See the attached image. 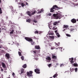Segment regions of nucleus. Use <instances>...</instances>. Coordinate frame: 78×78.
<instances>
[{
    "mask_svg": "<svg viewBox=\"0 0 78 78\" xmlns=\"http://www.w3.org/2000/svg\"><path fill=\"white\" fill-rule=\"evenodd\" d=\"M57 27H56L55 28V27H53V29L54 30H57Z\"/></svg>",
    "mask_w": 78,
    "mask_h": 78,
    "instance_id": "ea45409f",
    "label": "nucleus"
},
{
    "mask_svg": "<svg viewBox=\"0 0 78 78\" xmlns=\"http://www.w3.org/2000/svg\"><path fill=\"white\" fill-rule=\"evenodd\" d=\"M56 35H57V36L59 37H60V35H59V33L58 32H57L56 34Z\"/></svg>",
    "mask_w": 78,
    "mask_h": 78,
    "instance_id": "bb28decb",
    "label": "nucleus"
},
{
    "mask_svg": "<svg viewBox=\"0 0 78 78\" xmlns=\"http://www.w3.org/2000/svg\"><path fill=\"white\" fill-rule=\"evenodd\" d=\"M2 45H0V48H2Z\"/></svg>",
    "mask_w": 78,
    "mask_h": 78,
    "instance_id": "a18cd8bd",
    "label": "nucleus"
},
{
    "mask_svg": "<svg viewBox=\"0 0 78 78\" xmlns=\"http://www.w3.org/2000/svg\"><path fill=\"white\" fill-rule=\"evenodd\" d=\"M68 27H69L68 25H64L63 28H68Z\"/></svg>",
    "mask_w": 78,
    "mask_h": 78,
    "instance_id": "dca6fc26",
    "label": "nucleus"
},
{
    "mask_svg": "<svg viewBox=\"0 0 78 78\" xmlns=\"http://www.w3.org/2000/svg\"><path fill=\"white\" fill-rule=\"evenodd\" d=\"M50 29H51V27H52V25H51V24L50 25H48Z\"/></svg>",
    "mask_w": 78,
    "mask_h": 78,
    "instance_id": "7c9ffc66",
    "label": "nucleus"
},
{
    "mask_svg": "<svg viewBox=\"0 0 78 78\" xmlns=\"http://www.w3.org/2000/svg\"><path fill=\"white\" fill-rule=\"evenodd\" d=\"M74 70V68H70V71L71 72H73V71Z\"/></svg>",
    "mask_w": 78,
    "mask_h": 78,
    "instance_id": "412c9836",
    "label": "nucleus"
},
{
    "mask_svg": "<svg viewBox=\"0 0 78 78\" xmlns=\"http://www.w3.org/2000/svg\"><path fill=\"white\" fill-rule=\"evenodd\" d=\"M24 71V69H23V68H22L20 71H18V73H19V74H20V75H21V76H22V74H23V73Z\"/></svg>",
    "mask_w": 78,
    "mask_h": 78,
    "instance_id": "39448f33",
    "label": "nucleus"
},
{
    "mask_svg": "<svg viewBox=\"0 0 78 78\" xmlns=\"http://www.w3.org/2000/svg\"><path fill=\"white\" fill-rule=\"evenodd\" d=\"M26 4L27 5H28V3L27 2H26Z\"/></svg>",
    "mask_w": 78,
    "mask_h": 78,
    "instance_id": "de8ad7c7",
    "label": "nucleus"
},
{
    "mask_svg": "<svg viewBox=\"0 0 78 78\" xmlns=\"http://www.w3.org/2000/svg\"><path fill=\"white\" fill-rule=\"evenodd\" d=\"M33 25H34V23H33Z\"/></svg>",
    "mask_w": 78,
    "mask_h": 78,
    "instance_id": "338daca9",
    "label": "nucleus"
},
{
    "mask_svg": "<svg viewBox=\"0 0 78 78\" xmlns=\"http://www.w3.org/2000/svg\"><path fill=\"white\" fill-rule=\"evenodd\" d=\"M73 66H78V65L77 63H74L73 64Z\"/></svg>",
    "mask_w": 78,
    "mask_h": 78,
    "instance_id": "393cba45",
    "label": "nucleus"
},
{
    "mask_svg": "<svg viewBox=\"0 0 78 78\" xmlns=\"http://www.w3.org/2000/svg\"><path fill=\"white\" fill-rule=\"evenodd\" d=\"M8 78H10V77H9Z\"/></svg>",
    "mask_w": 78,
    "mask_h": 78,
    "instance_id": "0e129e2a",
    "label": "nucleus"
},
{
    "mask_svg": "<svg viewBox=\"0 0 78 78\" xmlns=\"http://www.w3.org/2000/svg\"><path fill=\"white\" fill-rule=\"evenodd\" d=\"M8 18V16H6V19H7Z\"/></svg>",
    "mask_w": 78,
    "mask_h": 78,
    "instance_id": "09e8293b",
    "label": "nucleus"
},
{
    "mask_svg": "<svg viewBox=\"0 0 78 78\" xmlns=\"http://www.w3.org/2000/svg\"><path fill=\"white\" fill-rule=\"evenodd\" d=\"M52 58L53 59L54 58V59H57V57L55 56V55H54L53 54L52 55Z\"/></svg>",
    "mask_w": 78,
    "mask_h": 78,
    "instance_id": "4468645a",
    "label": "nucleus"
},
{
    "mask_svg": "<svg viewBox=\"0 0 78 78\" xmlns=\"http://www.w3.org/2000/svg\"><path fill=\"white\" fill-rule=\"evenodd\" d=\"M13 7H12V9H13Z\"/></svg>",
    "mask_w": 78,
    "mask_h": 78,
    "instance_id": "e2e57ef3",
    "label": "nucleus"
},
{
    "mask_svg": "<svg viewBox=\"0 0 78 78\" xmlns=\"http://www.w3.org/2000/svg\"><path fill=\"white\" fill-rule=\"evenodd\" d=\"M32 73H33V71H30L29 72H27V76L29 77L33 76Z\"/></svg>",
    "mask_w": 78,
    "mask_h": 78,
    "instance_id": "20e7f679",
    "label": "nucleus"
},
{
    "mask_svg": "<svg viewBox=\"0 0 78 78\" xmlns=\"http://www.w3.org/2000/svg\"><path fill=\"white\" fill-rule=\"evenodd\" d=\"M49 37L52 39H54L55 38L54 36H49Z\"/></svg>",
    "mask_w": 78,
    "mask_h": 78,
    "instance_id": "5701e85b",
    "label": "nucleus"
},
{
    "mask_svg": "<svg viewBox=\"0 0 78 78\" xmlns=\"http://www.w3.org/2000/svg\"><path fill=\"white\" fill-rule=\"evenodd\" d=\"M51 34V33H50V34Z\"/></svg>",
    "mask_w": 78,
    "mask_h": 78,
    "instance_id": "052dcab7",
    "label": "nucleus"
},
{
    "mask_svg": "<svg viewBox=\"0 0 78 78\" xmlns=\"http://www.w3.org/2000/svg\"><path fill=\"white\" fill-rule=\"evenodd\" d=\"M32 52H34V55H36V51H32Z\"/></svg>",
    "mask_w": 78,
    "mask_h": 78,
    "instance_id": "2f4dec72",
    "label": "nucleus"
},
{
    "mask_svg": "<svg viewBox=\"0 0 78 78\" xmlns=\"http://www.w3.org/2000/svg\"><path fill=\"white\" fill-rule=\"evenodd\" d=\"M55 47H54V46L53 47V46H51V50H53V49H55Z\"/></svg>",
    "mask_w": 78,
    "mask_h": 78,
    "instance_id": "c85d7f7f",
    "label": "nucleus"
},
{
    "mask_svg": "<svg viewBox=\"0 0 78 78\" xmlns=\"http://www.w3.org/2000/svg\"><path fill=\"white\" fill-rule=\"evenodd\" d=\"M35 49H40L39 46H35Z\"/></svg>",
    "mask_w": 78,
    "mask_h": 78,
    "instance_id": "f8f14e48",
    "label": "nucleus"
},
{
    "mask_svg": "<svg viewBox=\"0 0 78 78\" xmlns=\"http://www.w3.org/2000/svg\"><path fill=\"white\" fill-rule=\"evenodd\" d=\"M26 13L29 16H31L32 15V13L30 11H28L26 12Z\"/></svg>",
    "mask_w": 78,
    "mask_h": 78,
    "instance_id": "6e6552de",
    "label": "nucleus"
},
{
    "mask_svg": "<svg viewBox=\"0 0 78 78\" xmlns=\"http://www.w3.org/2000/svg\"><path fill=\"white\" fill-rule=\"evenodd\" d=\"M77 70H78V68H75V72H77Z\"/></svg>",
    "mask_w": 78,
    "mask_h": 78,
    "instance_id": "e433bc0d",
    "label": "nucleus"
},
{
    "mask_svg": "<svg viewBox=\"0 0 78 78\" xmlns=\"http://www.w3.org/2000/svg\"><path fill=\"white\" fill-rule=\"evenodd\" d=\"M69 59L70 60H71V63L72 64H73L74 63V62H73V60H74V58H69Z\"/></svg>",
    "mask_w": 78,
    "mask_h": 78,
    "instance_id": "9b49d317",
    "label": "nucleus"
},
{
    "mask_svg": "<svg viewBox=\"0 0 78 78\" xmlns=\"http://www.w3.org/2000/svg\"><path fill=\"white\" fill-rule=\"evenodd\" d=\"M25 39L27 41H28L31 42V44L32 45H33L35 43V42L33 41V39L31 38H29V37H25Z\"/></svg>",
    "mask_w": 78,
    "mask_h": 78,
    "instance_id": "f03ea898",
    "label": "nucleus"
},
{
    "mask_svg": "<svg viewBox=\"0 0 78 78\" xmlns=\"http://www.w3.org/2000/svg\"><path fill=\"white\" fill-rule=\"evenodd\" d=\"M49 46H51V44H49Z\"/></svg>",
    "mask_w": 78,
    "mask_h": 78,
    "instance_id": "603ef678",
    "label": "nucleus"
},
{
    "mask_svg": "<svg viewBox=\"0 0 78 78\" xmlns=\"http://www.w3.org/2000/svg\"><path fill=\"white\" fill-rule=\"evenodd\" d=\"M2 67L3 68H6V65L3 62L2 63Z\"/></svg>",
    "mask_w": 78,
    "mask_h": 78,
    "instance_id": "2eb2a0df",
    "label": "nucleus"
},
{
    "mask_svg": "<svg viewBox=\"0 0 78 78\" xmlns=\"http://www.w3.org/2000/svg\"><path fill=\"white\" fill-rule=\"evenodd\" d=\"M66 36H69V37H70V36H71V35H69V34H66Z\"/></svg>",
    "mask_w": 78,
    "mask_h": 78,
    "instance_id": "79ce46f5",
    "label": "nucleus"
},
{
    "mask_svg": "<svg viewBox=\"0 0 78 78\" xmlns=\"http://www.w3.org/2000/svg\"><path fill=\"white\" fill-rule=\"evenodd\" d=\"M59 9H60V8L58 7V6L56 5H53L52 8H51L50 12H53L56 11L57 10H58Z\"/></svg>",
    "mask_w": 78,
    "mask_h": 78,
    "instance_id": "f257e3e1",
    "label": "nucleus"
},
{
    "mask_svg": "<svg viewBox=\"0 0 78 78\" xmlns=\"http://www.w3.org/2000/svg\"><path fill=\"white\" fill-rule=\"evenodd\" d=\"M59 23V21H57L56 22H55L53 24L54 25H57L58 23Z\"/></svg>",
    "mask_w": 78,
    "mask_h": 78,
    "instance_id": "ddd939ff",
    "label": "nucleus"
},
{
    "mask_svg": "<svg viewBox=\"0 0 78 78\" xmlns=\"http://www.w3.org/2000/svg\"><path fill=\"white\" fill-rule=\"evenodd\" d=\"M75 41H76V40H75Z\"/></svg>",
    "mask_w": 78,
    "mask_h": 78,
    "instance_id": "69168bd1",
    "label": "nucleus"
},
{
    "mask_svg": "<svg viewBox=\"0 0 78 78\" xmlns=\"http://www.w3.org/2000/svg\"><path fill=\"white\" fill-rule=\"evenodd\" d=\"M53 16L55 17V19H60L62 17L61 15L59 13L53 14Z\"/></svg>",
    "mask_w": 78,
    "mask_h": 78,
    "instance_id": "7ed1b4c3",
    "label": "nucleus"
},
{
    "mask_svg": "<svg viewBox=\"0 0 78 78\" xmlns=\"http://www.w3.org/2000/svg\"><path fill=\"white\" fill-rule=\"evenodd\" d=\"M56 45H58V44H57V43H56Z\"/></svg>",
    "mask_w": 78,
    "mask_h": 78,
    "instance_id": "bf43d9fd",
    "label": "nucleus"
},
{
    "mask_svg": "<svg viewBox=\"0 0 78 78\" xmlns=\"http://www.w3.org/2000/svg\"><path fill=\"white\" fill-rule=\"evenodd\" d=\"M58 75V74H57V73H56V74H55V75L53 76V77H54V78H55V77H57Z\"/></svg>",
    "mask_w": 78,
    "mask_h": 78,
    "instance_id": "6ab92c4d",
    "label": "nucleus"
},
{
    "mask_svg": "<svg viewBox=\"0 0 78 78\" xmlns=\"http://www.w3.org/2000/svg\"><path fill=\"white\" fill-rule=\"evenodd\" d=\"M21 58L22 60H24V57L23 56H22L21 57Z\"/></svg>",
    "mask_w": 78,
    "mask_h": 78,
    "instance_id": "cd10ccee",
    "label": "nucleus"
},
{
    "mask_svg": "<svg viewBox=\"0 0 78 78\" xmlns=\"http://www.w3.org/2000/svg\"><path fill=\"white\" fill-rule=\"evenodd\" d=\"M39 32H38V31H37V30H36V31H35V32L34 33H35V34H36V33H38Z\"/></svg>",
    "mask_w": 78,
    "mask_h": 78,
    "instance_id": "a19ab883",
    "label": "nucleus"
},
{
    "mask_svg": "<svg viewBox=\"0 0 78 78\" xmlns=\"http://www.w3.org/2000/svg\"><path fill=\"white\" fill-rule=\"evenodd\" d=\"M2 10L1 8H0V14H2Z\"/></svg>",
    "mask_w": 78,
    "mask_h": 78,
    "instance_id": "473e14b6",
    "label": "nucleus"
},
{
    "mask_svg": "<svg viewBox=\"0 0 78 78\" xmlns=\"http://www.w3.org/2000/svg\"><path fill=\"white\" fill-rule=\"evenodd\" d=\"M27 65L26 64H25L23 66V68H27Z\"/></svg>",
    "mask_w": 78,
    "mask_h": 78,
    "instance_id": "aec40b11",
    "label": "nucleus"
},
{
    "mask_svg": "<svg viewBox=\"0 0 78 78\" xmlns=\"http://www.w3.org/2000/svg\"><path fill=\"white\" fill-rule=\"evenodd\" d=\"M77 21H78V18L77 19Z\"/></svg>",
    "mask_w": 78,
    "mask_h": 78,
    "instance_id": "680f3d73",
    "label": "nucleus"
},
{
    "mask_svg": "<svg viewBox=\"0 0 78 78\" xmlns=\"http://www.w3.org/2000/svg\"><path fill=\"white\" fill-rule=\"evenodd\" d=\"M36 13V11H34V12H33L32 13V15H33V14H35Z\"/></svg>",
    "mask_w": 78,
    "mask_h": 78,
    "instance_id": "c03bdc74",
    "label": "nucleus"
},
{
    "mask_svg": "<svg viewBox=\"0 0 78 78\" xmlns=\"http://www.w3.org/2000/svg\"><path fill=\"white\" fill-rule=\"evenodd\" d=\"M19 50L20 51V52L21 53V52H22V51L21 50H20V49H19Z\"/></svg>",
    "mask_w": 78,
    "mask_h": 78,
    "instance_id": "49530a36",
    "label": "nucleus"
},
{
    "mask_svg": "<svg viewBox=\"0 0 78 78\" xmlns=\"http://www.w3.org/2000/svg\"><path fill=\"white\" fill-rule=\"evenodd\" d=\"M74 27H71L70 28V30L71 31H73V30H74Z\"/></svg>",
    "mask_w": 78,
    "mask_h": 78,
    "instance_id": "b1692460",
    "label": "nucleus"
},
{
    "mask_svg": "<svg viewBox=\"0 0 78 78\" xmlns=\"http://www.w3.org/2000/svg\"><path fill=\"white\" fill-rule=\"evenodd\" d=\"M27 22H31V19H28L27 20Z\"/></svg>",
    "mask_w": 78,
    "mask_h": 78,
    "instance_id": "4be33fe9",
    "label": "nucleus"
},
{
    "mask_svg": "<svg viewBox=\"0 0 78 78\" xmlns=\"http://www.w3.org/2000/svg\"><path fill=\"white\" fill-rule=\"evenodd\" d=\"M0 50L1 51V53H5V52L4 51H3V49H0Z\"/></svg>",
    "mask_w": 78,
    "mask_h": 78,
    "instance_id": "a211bd4d",
    "label": "nucleus"
},
{
    "mask_svg": "<svg viewBox=\"0 0 78 78\" xmlns=\"http://www.w3.org/2000/svg\"><path fill=\"white\" fill-rule=\"evenodd\" d=\"M34 71L37 74H40V69H34Z\"/></svg>",
    "mask_w": 78,
    "mask_h": 78,
    "instance_id": "423d86ee",
    "label": "nucleus"
},
{
    "mask_svg": "<svg viewBox=\"0 0 78 78\" xmlns=\"http://www.w3.org/2000/svg\"><path fill=\"white\" fill-rule=\"evenodd\" d=\"M43 11H44V9H41L40 11H38V14H39L42 12H43Z\"/></svg>",
    "mask_w": 78,
    "mask_h": 78,
    "instance_id": "f3484780",
    "label": "nucleus"
},
{
    "mask_svg": "<svg viewBox=\"0 0 78 78\" xmlns=\"http://www.w3.org/2000/svg\"><path fill=\"white\" fill-rule=\"evenodd\" d=\"M18 54L19 56H21L22 55V53L20 52V51H19L18 52Z\"/></svg>",
    "mask_w": 78,
    "mask_h": 78,
    "instance_id": "a878e982",
    "label": "nucleus"
},
{
    "mask_svg": "<svg viewBox=\"0 0 78 78\" xmlns=\"http://www.w3.org/2000/svg\"><path fill=\"white\" fill-rule=\"evenodd\" d=\"M1 2H2V0H0V3H1Z\"/></svg>",
    "mask_w": 78,
    "mask_h": 78,
    "instance_id": "5fc2aeb1",
    "label": "nucleus"
},
{
    "mask_svg": "<svg viewBox=\"0 0 78 78\" xmlns=\"http://www.w3.org/2000/svg\"><path fill=\"white\" fill-rule=\"evenodd\" d=\"M66 30V29H64V30H63V31H65Z\"/></svg>",
    "mask_w": 78,
    "mask_h": 78,
    "instance_id": "13d9d810",
    "label": "nucleus"
},
{
    "mask_svg": "<svg viewBox=\"0 0 78 78\" xmlns=\"http://www.w3.org/2000/svg\"><path fill=\"white\" fill-rule=\"evenodd\" d=\"M52 64H49L48 65V67H49V68H50V66H51Z\"/></svg>",
    "mask_w": 78,
    "mask_h": 78,
    "instance_id": "58836bf2",
    "label": "nucleus"
},
{
    "mask_svg": "<svg viewBox=\"0 0 78 78\" xmlns=\"http://www.w3.org/2000/svg\"><path fill=\"white\" fill-rule=\"evenodd\" d=\"M71 21L73 23H76V19H75L74 18L71 19Z\"/></svg>",
    "mask_w": 78,
    "mask_h": 78,
    "instance_id": "1a4fd4ad",
    "label": "nucleus"
},
{
    "mask_svg": "<svg viewBox=\"0 0 78 78\" xmlns=\"http://www.w3.org/2000/svg\"><path fill=\"white\" fill-rule=\"evenodd\" d=\"M64 65L63 64H60V67H62V66H64Z\"/></svg>",
    "mask_w": 78,
    "mask_h": 78,
    "instance_id": "4c0bfd02",
    "label": "nucleus"
},
{
    "mask_svg": "<svg viewBox=\"0 0 78 78\" xmlns=\"http://www.w3.org/2000/svg\"><path fill=\"white\" fill-rule=\"evenodd\" d=\"M21 5L23 7V6H24L25 5L23 3H21Z\"/></svg>",
    "mask_w": 78,
    "mask_h": 78,
    "instance_id": "72a5a7b5",
    "label": "nucleus"
},
{
    "mask_svg": "<svg viewBox=\"0 0 78 78\" xmlns=\"http://www.w3.org/2000/svg\"><path fill=\"white\" fill-rule=\"evenodd\" d=\"M14 32V30H12L11 32H10V34H12V33H13Z\"/></svg>",
    "mask_w": 78,
    "mask_h": 78,
    "instance_id": "c756f323",
    "label": "nucleus"
},
{
    "mask_svg": "<svg viewBox=\"0 0 78 78\" xmlns=\"http://www.w3.org/2000/svg\"><path fill=\"white\" fill-rule=\"evenodd\" d=\"M5 57L7 58L8 59H9L10 58V55L8 53H6L5 54Z\"/></svg>",
    "mask_w": 78,
    "mask_h": 78,
    "instance_id": "9d476101",
    "label": "nucleus"
},
{
    "mask_svg": "<svg viewBox=\"0 0 78 78\" xmlns=\"http://www.w3.org/2000/svg\"><path fill=\"white\" fill-rule=\"evenodd\" d=\"M1 71H3V69H1Z\"/></svg>",
    "mask_w": 78,
    "mask_h": 78,
    "instance_id": "4d7b16f0",
    "label": "nucleus"
},
{
    "mask_svg": "<svg viewBox=\"0 0 78 78\" xmlns=\"http://www.w3.org/2000/svg\"><path fill=\"white\" fill-rule=\"evenodd\" d=\"M15 78H18V77H17V76H15Z\"/></svg>",
    "mask_w": 78,
    "mask_h": 78,
    "instance_id": "8fccbe9b",
    "label": "nucleus"
},
{
    "mask_svg": "<svg viewBox=\"0 0 78 78\" xmlns=\"http://www.w3.org/2000/svg\"><path fill=\"white\" fill-rule=\"evenodd\" d=\"M52 15L51 13H48V15L51 16Z\"/></svg>",
    "mask_w": 78,
    "mask_h": 78,
    "instance_id": "f704fd0d",
    "label": "nucleus"
},
{
    "mask_svg": "<svg viewBox=\"0 0 78 78\" xmlns=\"http://www.w3.org/2000/svg\"><path fill=\"white\" fill-rule=\"evenodd\" d=\"M15 75V74L14 73H13L12 74V75L13 76V77H14Z\"/></svg>",
    "mask_w": 78,
    "mask_h": 78,
    "instance_id": "37998d69",
    "label": "nucleus"
},
{
    "mask_svg": "<svg viewBox=\"0 0 78 78\" xmlns=\"http://www.w3.org/2000/svg\"><path fill=\"white\" fill-rule=\"evenodd\" d=\"M46 59L47 60V62H50L51 61V58L50 57H47L46 58Z\"/></svg>",
    "mask_w": 78,
    "mask_h": 78,
    "instance_id": "0eeeda50",
    "label": "nucleus"
},
{
    "mask_svg": "<svg viewBox=\"0 0 78 78\" xmlns=\"http://www.w3.org/2000/svg\"><path fill=\"white\" fill-rule=\"evenodd\" d=\"M56 65H58V64L57 63L56 64Z\"/></svg>",
    "mask_w": 78,
    "mask_h": 78,
    "instance_id": "6e6d98bb",
    "label": "nucleus"
},
{
    "mask_svg": "<svg viewBox=\"0 0 78 78\" xmlns=\"http://www.w3.org/2000/svg\"><path fill=\"white\" fill-rule=\"evenodd\" d=\"M50 78H52L51 77H50Z\"/></svg>",
    "mask_w": 78,
    "mask_h": 78,
    "instance_id": "774afa93",
    "label": "nucleus"
},
{
    "mask_svg": "<svg viewBox=\"0 0 78 78\" xmlns=\"http://www.w3.org/2000/svg\"><path fill=\"white\" fill-rule=\"evenodd\" d=\"M33 21L35 23H36V22H37V20L35 19L34 20H33Z\"/></svg>",
    "mask_w": 78,
    "mask_h": 78,
    "instance_id": "c9c22d12",
    "label": "nucleus"
},
{
    "mask_svg": "<svg viewBox=\"0 0 78 78\" xmlns=\"http://www.w3.org/2000/svg\"><path fill=\"white\" fill-rule=\"evenodd\" d=\"M1 28H0V33H1Z\"/></svg>",
    "mask_w": 78,
    "mask_h": 78,
    "instance_id": "864d4df0",
    "label": "nucleus"
},
{
    "mask_svg": "<svg viewBox=\"0 0 78 78\" xmlns=\"http://www.w3.org/2000/svg\"><path fill=\"white\" fill-rule=\"evenodd\" d=\"M55 33H57V30H55Z\"/></svg>",
    "mask_w": 78,
    "mask_h": 78,
    "instance_id": "3c124183",
    "label": "nucleus"
}]
</instances>
